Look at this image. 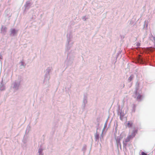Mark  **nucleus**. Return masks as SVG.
<instances>
[{"mask_svg":"<svg viewBox=\"0 0 155 155\" xmlns=\"http://www.w3.org/2000/svg\"><path fill=\"white\" fill-rule=\"evenodd\" d=\"M67 40L66 45V50H69L73 42L71 41V39L72 38V36L71 34H68L67 35Z\"/></svg>","mask_w":155,"mask_h":155,"instance_id":"4","label":"nucleus"},{"mask_svg":"<svg viewBox=\"0 0 155 155\" xmlns=\"http://www.w3.org/2000/svg\"><path fill=\"white\" fill-rule=\"evenodd\" d=\"M87 95L86 93L84 94V97L83 98V104L82 105L81 108L83 110H84L85 105L87 103Z\"/></svg>","mask_w":155,"mask_h":155,"instance_id":"5","label":"nucleus"},{"mask_svg":"<svg viewBox=\"0 0 155 155\" xmlns=\"http://www.w3.org/2000/svg\"><path fill=\"white\" fill-rule=\"evenodd\" d=\"M70 53L68 54V58L67 60L65 62L68 65L71 64L73 62V58H69L68 59V58L70 57Z\"/></svg>","mask_w":155,"mask_h":155,"instance_id":"6","label":"nucleus"},{"mask_svg":"<svg viewBox=\"0 0 155 155\" xmlns=\"http://www.w3.org/2000/svg\"><path fill=\"white\" fill-rule=\"evenodd\" d=\"M43 149L42 148L40 147L38 149V152L39 153V155H43Z\"/></svg>","mask_w":155,"mask_h":155,"instance_id":"15","label":"nucleus"},{"mask_svg":"<svg viewBox=\"0 0 155 155\" xmlns=\"http://www.w3.org/2000/svg\"><path fill=\"white\" fill-rule=\"evenodd\" d=\"M137 46H139L140 45V44H139V43H137Z\"/></svg>","mask_w":155,"mask_h":155,"instance_id":"32","label":"nucleus"},{"mask_svg":"<svg viewBox=\"0 0 155 155\" xmlns=\"http://www.w3.org/2000/svg\"><path fill=\"white\" fill-rule=\"evenodd\" d=\"M97 121L98 122V118H97Z\"/></svg>","mask_w":155,"mask_h":155,"instance_id":"36","label":"nucleus"},{"mask_svg":"<svg viewBox=\"0 0 155 155\" xmlns=\"http://www.w3.org/2000/svg\"><path fill=\"white\" fill-rule=\"evenodd\" d=\"M98 129V128H97V130Z\"/></svg>","mask_w":155,"mask_h":155,"instance_id":"38","label":"nucleus"},{"mask_svg":"<svg viewBox=\"0 0 155 155\" xmlns=\"http://www.w3.org/2000/svg\"><path fill=\"white\" fill-rule=\"evenodd\" d=\"M153 40L155 44V37H153Z\"/></svg>","mask_w":155,"mask_h":155,"instance_id":"30","label":"nucleus"},{"mask_svg":"<svg viewBox=\"0 0 155 155\" xmlns=\"http://www.w3.org/2000/svg\"><path fill=\"white\" fill-rule=\"evenodd\" d=\"M23 79L21 77L18 76L17 80H15L12 84L11 87L15 91L18 90L20 87Z\"/></svg>","mask_w":155,"mask_h":155,"instance_id":"2","label":"nucleus"},{"mask_svg":"<svg viewBox=\"0 0 155 155\" xmlns=\"http://www.w3.org/2000/svg\"><path fill=\"white\" fill-rule=\"evenodd\" d=\"M99 125V123H98L97 124V126H98Z\"/></svg>","mask_w":155,"mask_h":155,"instance_id":"34","label":"nucleus"},{"mask_svg":"<svg viewBox=\"0 0 155 155\" xmlns=\"http://www.w3.org/2000/svg\"><path fill=\"white\" fill-rule=\"evenodd\" d=\"M147 26V24H146V27Z\"/></svg>","mask_w":155,"mask_h":155,"instance_id":"37","label":"nucleus"},{"mask_svg":"<svg viewBox=\"0 0 155 155\" xmlns=\"http://www.w3.org/2000/svg\"><path fill=\"white\" fill-rule=\"evenodd\" d=\"M146 21H145V23H144V26H145V25H146Z\"/></svg>","mask_w":155,"mask_h":155,"instance_id":"33","label":"nucleus"},{"mask_svg":"<svg viewBox=\"0 0 155 155\" xmlns=\"http://www.w3.org/2000/svg\"><path fill=\"white\" fill-rule=\"evenodd\" d=\"M135 94L136 96H137V100L139 101H141L142 100V98L143 97L142 95H140L137 92V89L136 91L135 92Z\"/></svg>","mask_w":155,"mask_h":155,"instance_id":"7","label":"nucleus"},{"mask_svg":"<svg viewBox=\"0 0 155 155\" xmlns=\"http://www.w3.org/2000/svg\"><path fill=\"white\" fill-rule=\"evenodd\" d=\"M134 23V21H130L129 25H131L133 24Z\"/></svg>","mask_w":155,"mask_h":155,"instance_id":"24","label":"nucleus"},{"mask_svg":"<svg viewBox=\"0 0 155 155\" xmlns=\"http://www.w3.org/2000/svg\"><path fill=\"white\" fill-rule=\"evenodd\" d=\"M147 54H144L142 56H140L137 58V63L142 64H147L150 62V58L147 57Z\"/></svg>","mask_w":155,"mask_h":155,"instance_id":"1","label":"nucleus"},{"mask_svg":"<svg viewBox=\"0 0 155 155\" xmlns=\"http://www.w3.org/2000/svg\"><path fill=\"white\" fill-rule=\"evenodd\" d=\"M133 124V121H130L127 122V126L129 128H131L132 127Z\"/></svg>","mask_w":155,"mask_h":155,"instance_id":"14","label":"nucleus"},{"mask_svg":"<svg viewBox=\"0 0 155 155\" xmlns=\"http://www.w3.org/2000/svg\"><path fill=\"white\" fill-rule=\"evenodd\" d=\"M86 146L84 145L82 149V150L84 151H84L86 150Z\"/></svg>","mask_w":155,"mask_h":155,"instance_id":"21","label":"nucleus"},{"mask_svg":"<svg viewBox=\"0 0 155 155\" xmlns=\"http://www.w3.org/2000/svg\"><path fill=\"white\" fill-rule=\"evenodd\" d=\"M134 76L133 74H131L130 75V77L128 78V81L130 82L134 78Z\"/></svg>","mask_w":155,"mask_h":155,"instance_id":"17","label":"nucleus"},{"mask_svg":"<svg viewBox=\"0 0 155 155\" xmlns=\"http://www.w3.org/2000/svg\"><path fill=\"white\" fill-rule=\"evenodd\" d=\"M133 138L131 136L129 135L128 137H127V138L125 139V141L126 142H128L130 141V140Z\"/></svg>","mask_w":155,"mask_h":155,"instance_id":"16","label":"nucleus"},{"mask_svg":"<svg viewBox=\"0 0 155 155\" xmlns=\"http://www.w3.org/2000/svg\"><path fill=\"white\" fill-rule=\"evenodd\" d=\"M118 114H119L120 116L124 117V113L121 110H120V112L119 110L118 111Z\"/></svg>","mask_w":155,"mask_h":155,"instance_id":"18","label":"nucleus"},{"mask_svg":"<svg viewBox=\"0 0 155 155\" xmlns=\"http://www.w3.org/2000/svg\"><path fill=\"white\" fill-rule=\"evenodd\" d=\"M18 31V30H16L15 28H11L10 29V36H15L17 34Z\"/></svg>","mask_w":155,"mask_h":155,"instance_id":"8","label":"nucleus"},{"mask_svg":"<svg viewBox=\"0 0 155 155\" xmlns=\"http://www.w3.org/2000/svg\"><path fill=\"white\" fill-rule=\"evenodd\" d=\"M141 155H147L146 153L142 151L141 152Z\"/></svg>","mask_w":155,"mask_h":155,"instance_id":"25","label":"nucleus"},{"mask_svg":"<svg viewBox=\"0 0 155 155\" xmlns=\"http://www.w3.org/2000/svg\"><path fill=\"white\" fill-rule=\"evenodd\" d=\"M7 31V28L5 27L2 26L1 29V32L5 35Z\"/></svg>","mask_w":155,"mask_h":155,"instance_id":"10","label":"nucleus"},{"mask_svg":"<svg viewBox=\"0 0 155 155\" xmlns=\"http://www.w3.org/2000/svg\"><path fill=\"white\" fill-rule=\"evenodd\" d=\"M29 128H30V127H27V129H29Z\"/></svg>","mask_w":155,"mask_h":155,"instance_id":"35","label":"nucleus"},{"mask_svg":"<svg viewBox=\"0 0 155 155\" xmlns=\"http://www.w3.org/2000/svg\"><path fill=\"white\" fill-rule=\"evenodd\" d=\"M82 19L84 21H85L86 20V18L85 16H84L83 17Z\"/></svg>","mask_w":155,"mask_h":155,"instance_id":"27","label":"nucleus"},{"mask_svg":"<svg viewBox=\"0 0 155 155\" xmlns=\"http://www.w3.org/2000/svg\"><path fill=\"white\" fill-rule=\"evenodd\" d=\"M107 120L105 123V124H104V128H103V131H104V130L106 128L107 126Z\"/></svg>","mask_w":155,"mask_h":155,"instance_id":"20","label":"nucleus"},{"mask_svg":"<svg viewBox=\"0 0 155 155\" xmlns=\"http://www.w3.org/2000/svg\"><path fill=\"white\" fill-rule=\"evenodd\" d=\"M32 5V3L30 2V1H27L26 2V4L24 5L25 9H29L30 8Z\"/></svg>","mask_w":155,"mask_h":155,"instance_id":"9","label":"nucleus"},{"mask_svg":"<svg viewBox=\"0 0 155 155\" xmlns=\"http://www.w3.org/2000/svg\"><path fill=\"white\" fill-rule=\"evenodd\" d=\"M95 138L96 140L99 139V134H97V131L96 132V133L95 134Z\"/></svg>","mask_w":155,"mask_h":155,"instance_id":"19","label":"nucleus"},{"mask_svg":"<svg viewBox=\"0 0 155 155\" xmlns=\"http://www.w3.org/2000/svg\"><path fill=\"white\" fill-rule=\"evenodd\" d=\"M116 140L117 147H118L120 145V147H121V145L120 142V137H118L116 139Z\"/></svg>","mask_w":155,"mask_h":155,"instance_id":"13","label":"nucleus"},{"mask_svg":"<svg viewBox=\"0 0 155 155\" xmlns=\"http://www.w3.org/2000/svg\"><path fill=\"white\" fill-rule=\"evenodd\" d=\"M24 63L23 62L21 61V65L24 66Z\"/></svg>","mask_w":155,"mask_h":155,"instance_id":"29","label":"nucleus"},{"mask_svg":"<svg viewBox=\"0 0 155 155\" xmlns=\"http://www.w3.org/2000/svg\"><path fill=\"white\" fill-rule=\"evenodd\" d=\"M2 55L0 54V60H1L2 59Z\"/></svg>","mask_w":155,"mask_h":155,"instance_id":"31","label":"nucleus"},{"mask_svg":"<svg viewBox=\"0 0 155 155\" xmlns=\"http://www.w3.org/2000/svg\"><path fill=\"white\" fill-rule=\"evenodd\" d=\"M136 107V106L135 104H134L133 105V111L134 112L135 111V108Z\"/></svg>","mask_w":155,"mask_h":155,"instance_id":"23","label":"nucleus"},{"mask_svg":"<svg viewBox=\"0 0 155 155\" xmlns=\"http://www.w3.org/2000/svg\"><path fill=\"white\" fill-rule=\"evenodd\" d=\"M5 84L3 83L2 81L0 85V90L1 91H3L5 90Z\"/></svg>","mask_w":155,"mask_h":155,"instance_id":"11","label":"nucleus"},{"mask_svg":"<svg viewBox=\"0 0 155 155\" xmlns=\"http://www.w3.org/2000/svg\"><path fill=\"white\" fill-rule=\"evenodd\" d=\"M137 131L138 130L137 129L133 130L132 133L130 135L131 136L132 138H133L135 137L136 134L137 133Z\"/></svg>","mask_w":155,"mask_h":155,"instance_id":"12","label":"nucleus"},{"mask_svg":"<svg viewBox=\"0 0 155 155\" xmlns=\"http://www.w3.org/2000/svg\"><path fill=\"white\" fill-rule=\"evenodd\" d=\"M22 141L24 142V144H25L27 143V140L25 139L23 140Z\"/></svg>","mask_w":155,"mask_h":155,"instance_id":"26","label":"nucleus"},{"mask_svg":"<svg viewBox=\"0 0 155 155\" xmlns=\"http://www.w3.org/2000/svg\"><path fill=\"white\" fill-rule=\"evenodd\" d=\"M127 142H126L125 141H123V147L126 148V147L127 144Z\"/></svg>","mask_w":155,"mask_h":155,"instance_id":"22","label":"nucleus"},{"mask_svg":"<svg viewBox=\"0 0 155 155\" xmlns=\"http://www.w3.org/2000/svg\"><path fill=\"white\" fill-rule=\"evenodd\" d=\"M52 68L48 67L46 70V73L45 76L44 83L45 84L49 83V80L50 78V73L51 71Z\"/></svg>","mask_w":155,"mask_h":155,"instance_id":"3","label":"nucleus"},{"mask_svg":"<svg viewBox=\"0 0 155 155\" xmlns=\"http://www.w3.org/2000/svg\"><path fill=\"white\" fill-rule=\"evenodd\" d=\"M120 120H123V116H120Z\"/></svg>","mask_w":155,"mask_h":155,"instance_id":"28","label":"nucleus"}]
</instances>
